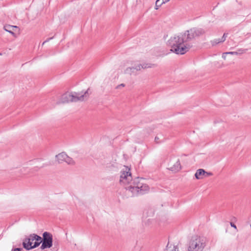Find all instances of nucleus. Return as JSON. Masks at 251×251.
Instances as JSON below:
<instances>
[{"instance_id":"obj_3","label":"nucleus","mask_w":251,"mask_h":251,"mask_svg":"<svg viewBox=\"0 0 251 251\" xmlns=\"http://www.w3.org/2000/svg\"><path fill=\"white\" fill-rule=\"evenodd\" d=\"M206 246V240L202 236H192L188 242L186 251H203Z\"/></svg>"},{"instance_id":"obj_4","label":"nucleus","mask_w":251,"mask_h":251,"mask_svg":"<svg viewBox=\"0 0 251 251\" xmlns=\"http://www.w3.org/2000/svg\"><path fill=\"white\" fill-rule=\"evenodd\" d=\"M42 243L40 248L42 250L49 249L51 248L53 245V237L52 235L47 231H45L43 233V238L39 242H34L33 247H37Z\"/></svg>"},{"instance_id":"obj_19","label":"nucleus","mask_w":251,"mask_h":251,"mask_svg":"<svg viewBox=\"0 0 251 251\" xmlns=\"http://www.w3.org/2000/svg\"><path fill=\"white\" fill-rule=\"evenodd\" d=\"M53 38V37H50V38H48L43 43H42V46H43L44 45H45V44L47 42H48L50 40L52 39Z\"/></svg>"},{"instance_id":"obj_24","label":"nucleus","mask_w":251,"mask_h":251,"mask_svg":"<svg viewBox=\"0 0 251 251\" xmlns=\"http://www.w3.org/2000/svg\"><path fill=\"white\" fill-rule=\"evenodd\" d=\"M170 0H162V3L168 2Z\"/></svg>"},{"instance_id":"obj_8","label":"nucleus","mask_w":251,"mask_h":251,"mask_svg":"<svg viewBox=\"0 0 251 251\" xmlns=\"http://www.w3.org/2000/svg\"><path fill=\"white\" fill-rule=\"evenodd\" d=\"M130 66L127 67L124 70V74L128 75H136L137 72L140 71V66L138 63L134 62L130 64Z\"/></svg>"},{"instance_id":"obj_7","label":"nucleus","mask_w":251,"mask_h":251,"mask_svg":"<svg viewBox=\"0 0 251 251\" xmlns=\"http://www.w3.org/2000/svg\"><path fill=\"white\" fill-rule=\"evenodd\" d=\"M55 158L58 162L60 164L63 162H65L68 165H74L75 164V161L73 159L69 157L65 152H61L55 156Z\"/></svg>"},{"instance_id":"obj_14","label":"nucleus","mask_w":251,"mask_h":251,"mask_svg":"<svg viewBox=\"0 0 251 251\" xmlns=\"http://www.w3.org/2000/svg\"><path fill=\"white\" fill-rule=\"evenodd\" d=\"M17 26L11 25H6L4 26V29L7 32L11 33L12 35L14 36L15 33L13 32V30L14 28H17Z\"/></svg>"},{"instance_id":"obj_15","label":"nucleus","mask_w":251,"mask_h":251,"mask_svg":"<svg viewBox=\"0 0 251 251\" xmlns=\"http://www.w3.org/2000/svg\"><path fill=\"white\" fill-rule=\"evenodd\" d=\"M227 33H224L223 37L221 39H216L213 41V45H216L220 43L224 42L227 37Z\"/></svg>"},{"instance_id":"obj_12","label":"nucleus","mask_w":251,"mask_h":251,"mask_svg":"<svg viewBox=\"0 0 251 251\" xmlns=\"http://www.w3.org/2000/svg\"><path fill=\"white\" fill-rule=\"evenodd\" d=\"M90 93H89V89H87V90L85 92L82 91L81 94H79V101H82L87 99Z\"/></svg>"},{"instance_id":"obj_20","label":"nucleus","mask_w":251,"mask_h":251,"mask_svg":"<svg viewBox=\"0 0 251 251\" xmlns=\"http://www.w3.org/2000/svg\"><path fill=\"white\" fill-rule=\"evenodd\" d=\"M227 55V53L226 52H224L222 54V58L226 60V55Z\"/></svg>"},{"instance_id":"obj_17","label":"nucleus","mask_w":251,"mask_h":251,"mask_svg":"<svg viewBox=\"0 0 251 251\" xmlns=\"http://www.w3.org/2000/svg\"><path fill=\"white\" fill-rule=\"evenodd\" d=\"M164 138L162 136H157L154 138V141L156 143L159 144L161 143L163 141Z\"/></svg>"},{"instance_id":"obj_26","label":"nucleus","mask_w":251,"mask_h":251,"mask_svg":"<svg viewBox=\"0 0 251 251\" xmlns=\"http://www.w3.org/2000/svg\"><path fill=\"white\" fill-rule=\"evenodd\" d=\"M33 241L30 240V242H31V246H33V245H32Z\"/></svg>"},{"instance_id":"obj_22","label":"nucleus","mask_w":251,"mask_h":251,"mask_svg":"<svg viewBox=\"0 0 251 251\" xmlns=\"http://www.w3.org/2000/svg\"><path fill=\"white\" fill-rule=\"evenodd\" d=\"M230 226H232V227H234V228H235V229H236V228H237V227H236V225H234V224L233 223H230Z\"/></svg>"},{"instance_id":"obj_13","label":"nucleus","mask_w":251,"mask_h":251,"mask_svg":"<svg viewBox=\"0 0 251 251\" xmlns=\"http://www.w3.org/2000/svg\"><path fill=\"white\" fill-rule=\"evenodd\" d=\"M138 66H140V71H141L142 69L152 68L154 65L150 63H138Z\"/></svg>"},{"instance_id":"obj_5","label":"nucleus","mask_w":251,"mask_h":251,"mask_svg":"<svg viewBox=\"0 0 251 251\" xmlns=\"http://www.w3.org/2000/svg\"><path fill=\"white\" fill-rule=\"evenodd\" d=\"M78 100V94L75 92H67L63 94L60 100L57 102V104L76 102Z\"/></svg>"},{"instance_id":"obj_9","label":"nucleus","mask_w":251,"mask_h":251,"mask_svg":"<svg viewBox=\"0 0 251 251\" xmlns=\"http://www.w3.org/2000/svg\"><path fill=\"white\" fill-rule=\"evenodd\" d=\"M169 169L173 172H177L181 168L179 159L174 157L171 158L168 164Z\"/></svg>"},{"instance_id":"obj_18","label":"nucleus","mask_w":251,"mask_h":251,"mask_svg":"<svg viewBox=\"0 0 251 251\" xmlns=\"http://www.w3.org/2000/svg\"><path fill=\"white\" fill-rule=\"evenodd\" d=\"M160 0H157L155 2V9H158L159 7L161 6V5L163 3L162 2L161 3H159Z\"/></svg>"},{"instance_id":"obj_10","label":"nucleus","mask_w":251,"mask_h":251,"mask_svg":"<svg viewBox=\"0 0 251 251\" xmlns=\"http://www.w3.org/2000/svg\"><path fill=\"white\" fill-rule=\"evenodd\" d=\"M212 173L205 172L203 169H199L197 170L195 176L197 179H201L204 177L211 176Z\"/></svg>"},{"instance_id":"obj_21","label":"nucleus","mask_w":251,"mask_h":251,"mask_svg":"<svg viewBox=\"0 0 251 251\" xmlns=\"http://www.w3.org/2000/svg\"><path fill=\"white\" fill-rule=\"evenodd\" d=\"M125 86V84L124 83H122L117 86V89H120L121 87H124Z\"/></svg>"},{"instance_id":"obj_2","label":"nucleus","mask_w":251,"mask_h":251,"mask_svg":"<svg viewBox=\"0 0 251 251\" xmlns=\"http://www.w3.org/2000/svg\"><path fill=\"white\" fill-rule=\"evenodd\" d=\"M143 181V179L139 177L132 180L130 169L127 167L124 166L121 171L120 183L131 196L143 194L149 190V186Z\"/></svg>"},{"instance_id":"obj_11","label":"nucleus","mask_w":251,"mask_h":251,"mask_svg":"<svg viewBox=\"0 0 251 251\" xmlns=\"http://www.w3.org/2000/svg\"><path fill=\"white\" fill-rule=\"evenodd\" d=\"M164 251H179V248L176 245L168 243L166 246Z\"/></svg>"},{"instance_id":"obj_16","label":"nucleus","mask_w":251,"mask_h":251,"mask_svg":"<svg viewBox=\"0 0 251 251\" xmlns=\"http://www.w3.org/2000/svg\"><path fill=\"white\" fill-rule=\"evenodd\" d=\"M246 50L244 49H240L238 50V52L237 51H230V52H226L227 53V54H231V55H237L238 54H242L244 52H245Z\"/></svg>"},{"instance_id":"obj_1","label":"nucleus","mask_w":251,"mask_h":251,"mask_svg":"<svg viewBox=\"0 0 251 251\" xmlns=\"http://www.w3.org/2000/svg\"><path fill=\"white\" fill-rule=\"evenodd\" d=\"M204 32V30L201 28L191 29L184 34L171 37L168 41V45L171 48V51L177 54H183L188 51L192 46L188 42L196 36L202 34Z\"/></svg>"},{"instance_id":"obj_23","label":"nucleus","mask_w":251,"mask_h":251,"mask_svg":"<svg viewBox=\"0 0 251 251\" xmlns=\"http://www.w3.org/2000/svg\"><path fill=\"white\" fill-rule=\"evenodd\" d=\"M14 251H21V249L20 248H16L14 250Z\"/></svg>"},{"instance_id":"obj_25","label":"nucleus","mask_w":251,"mask_h":251,"mask_svg":"<svg viewBox=\"0 0 251 251\" xmlns=\"http://www.w3.org/2000/svg\"><path fill=\"white\" fill-rule=\"evenodd\" d=\"M225 66H226V65L222 63V64L220 67H225Z\"/></svg>"},{"instance_id":"obj_27","label":"nucleus","mask_w":251,"mask_h":251,"mask_svg":"<svg viewBox=\"0 0 251 251\" xmlns=\"http://www.w3.org/2000/svg\"><path fill=\"white\" fill-rule=\"evenodd\" d=\"M2 55V53H0V55Z\"/></svg>"},{"instance_id":"obj_6","label":"nucleus","mask_w":251,"mask_h":251,"mask_svg":"<svg viewBox=\"0 0 251 251\" xmlns=\"http://www.w3.org/2000/svg\"><path fill=\"white\" fill-rule=\"evenodd\" d=\"M42 238L35 234H30L28 238H26L25 239L23 242V245L25 249L26 250H30L33 249L35 248L36 247H33V246H31V242L30 240L36 241L35 242H39L41 241Z\"/></svg>"}]
</instances>
